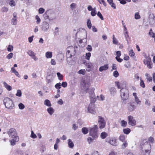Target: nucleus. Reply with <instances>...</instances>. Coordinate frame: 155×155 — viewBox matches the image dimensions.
I'll return each instance as SVG.
<instances>
[{"mask_svg": "<svg viewBox=\"0 0 155 155\" xmlns=\"http://www.w3.org/2000/svg\"><path fill=\"white\" fill-rule=\"evenodd\" d=\"M3 104L6 108L9 110H12L15 108V105L13 101L10 98L5 97L3 101Z\"/></svg>", "mask_w": 155, "mask_h": 155, "instance_id": "nucleus-1", "label": "nucleus"}, {"mask_svg": "<svg viewBox=\"0 0 155 155\" xmlns=\"http://www.w3.org/2000/svg\"><path fill=\"white\" fill-rule=\"evenodd\" d=\"M120 94L123 102L124 104L126 103V101L129 97V92L127 89L126 88H122L120 90Z\"/></svg>", "mask_w": 155, "mask_h": 155, "instance_id": "nucleus-2", "label": "nucleus"}, {"mask_svg": "<svg viewBox=\"0 0 155 155\" xmlns=\"http://www.w3.org/2000/svg\"><path fill=\"white\" fill-rule=\"evenodd\" d=\"M98 127L94 125L89 128L90 135L94 137V139H97L98 137Z\"/></svg>", "mask_w": 155, "mask_h": 155, "instance_id": "nucleus-3", "label": "nucleus"}, {"mask_svg": "<svg viewBox=\"0 0 155 155\" xmlns=\"http://www.w3.org/2000/svg\"><path fill=\"white\" fill-rule=\"evenodd\" d=\"M75 53L76 50L75 47L71 46L67 48V51L66 53V56L67 58L72 57L75 54Z\"/></svg>", "mask_w": 155, "mask_h": 155, "instance_id": "nucleus-4", "label": "nucleus"}, {"mask_svg": "<svg viewBox=\"0 0 155 155\" xmlns=\"http://www.w3.org/2000/svg\"><path fill=\"white\" fill-rule=\"evenodd\" d=\"M97 122L100 129H102L105 127L106 122L103 117L101 116H98Z\"/></svg>", "mask_w": 155, "mask_h": 155, "instance_id": "nucleus-5", "label": "nucleus"}, {"mask_svg": "<svg viewBox=\"0 0 155 155\" xmlns=\"http://www.w3.org/2000/svg\"><path fill=\"white\" fill-rule=\"evenodd\" d=\"M7 133L11 138H18L16 130L13 128L8 130Z\"/></svg>", "mask_w": 155, "mask_h": 155, "instance_id": "nucleus-6", "label": "nucleus"}, {"mask_svg": "<svg viewBox=\"0 0 155 155\" xmlns=\"http://www.w3.org/2000/svg\"><path fill=\"white\" fill-rule=\"evenodd\" d=\"M87 112L92 114H95L96 113L95 105L93 103H91L87 108Z\"/></svg>", "mask_w": 155, "mask_h": 155, "instance_id": "nucleus-7", "label": "nucleus"}, {"mask_svg": "<svg viewBox=\"0 0 155 155\" xmlns=\"http://www.w3.org/2000/svg\"><path fill=\"white\" fill-rule=\"evenodd\" d=\"M49 24L46 21H44L41 25V28L42 31L44 32L47 31L49 28Z\"/></svg>", "mask_w": 155, "mask_h": 155, "instance_id": "nucleus-8", "label": "nucleus"}, {"mask_svg": "<svg viewBox=\"0 0 155 155\" xmlns=\"http://www.w3.org/2000/svg\"><path fill=\"white\" fill-rule=\"evenodd\" d=\"M149 22L151 25H155V16L153 14H150L149 16Z\"/></svg>", "mask_w": 155, "mask_h": 155, "instance_id": "nucleus-9", "label": "nucleus"}, {"mask_svg": "<svg viewBox=\"0 0 155 155\" xmlns=\"http://www.w3.org/2000/svg\"><path fill=\"white\" fill-rule=\"evenodd\" d=\"M116 140H117L115 138H108L106 139V141L111 145L116 146L117 145Z\"/></svg>", "mask_w": 155, "mask_h": 155, "instance_id": "nucleus-10", "label": "nucleus"}, {"mask_svg": "<svg viewBox=\"0 0 155 155\" xmlns=\"http://www.w3.org/2000/svg\"><path fill=\"white\" fill-rule=\"evenodd\" d=\"M143 147L145 148V155H149L151 149V145L150 144L147 143L145 144Z\"/></svg>", "mask_w": 155, "mask_h": 155, "instance_id": "nucleus-11", "label": "nucleus"}, {"mask_svg": "<svg viewBox=\"0 0 155 155\" xmlns=\"http://www.w3.org/2000/svg\"><path fill=\"white\" fill-rule=\"evenodd\" d=\"M128 123L129 125L132 126H134L136 124V121L134 118L132 116L130 115L128 116Z\"/></svg>", "mask_w": 155, "mask_h": 155, "instance_id": "nucleus-12", "label": "nucleus"}, {"mask_svg": "<svg viewBox=\"0 0 155 155\" xmlns=\"http://www.w3.org/2000/svg\"><path fill=\"white\" fill-rule=\"evenodd\" d=\"M127 108L129 111H132L135 109L136 106L133 103L129 102L127 104Z\"/></svg>", "mask_w": 155, "mask_h": 155, "instance_id": "nucleus-13", "label": "nucleus"}, {"mask_svg": "<svg viewBox=\"0 0 155 155\" xmlns=\"http://www.w3.org/2000/svg\"><path fill=\"white\" fill-rule=\"evenodd\" d=\"M89 83V80L87 79L82 80L81 85L82 86H83V87H84V89L85 90H87L88 89Z\"/></svg>", "mask_w": 155, "mask_h": 155, "instance_id": "nucleus-14", "label": "nucleus"}, {"mask_svg": "<svg viewBox=\"0 0 155 155\" xmlns=\"http://www.w3.org/2000/svg\"><path fill=\"white\" fill-rule=\"evenodd\" d=\"M27 54L31 56L35 61L38 60V58L35 56V53L31 50H29L27 52Z\"/></svg>", "mask_w": 155, "mask_h": 155, "instance_id": "nucleus-15", "label": "nucleus"}, {"mask_svg": "<svg viewBox=\"0 0 155 155\" xmlns=\"http://www.w3.org/2000/svg\"><path fill=\"white\" fill-rule=\"evenodd\" d=\"M109 65L107 64H105L103 66H101L99 68V71L100 72H102L103 71H106L108 69Z\"/></svg>", "mask_w": 155, "mask_h": 155, "instance_id": "nucleus-16", "label": "nucleus"}, {"mask_svg": "<svg viewBox=\"0 0 155 155\" xmlns=\"http://www.w3.org/2000/svg\"><path fill=\"white\" fill-rule=\"evenodd\" d=\"M110 92L112 95L114 96L116 94L117 91L116 88L114 87H111L110 88Z\"/></svg>", "mask_w": 155, "mask_h": 155, "instance_id": "nucleus-17", "label": "nucleus"}, {"mask_svg": "<svg viewBox=\"0 0 155 155\" xmlns=\"http://www.w3.org/2000/svg\"><path fill=\"white\" fill-rule=\"evenodd\" d=\"M53 78L54 77L52 74H48L47 77L48 83L51 82V81L53 79Z\"/></svg>", "mask_w": 155, "mask_h": 155, "instance_id": "nucleus-18", "label": "nucleus"}, {"mask_svg": "<svg viewBox=\"0 0 155 155\" xmlns=\"http://www.w3.org/2000/svg\"><path fill=\"white\" fill-rule=\"evenodd\" d=\"M68 147L70 148H73L74 145L71 140L70 139H69L68 140Z\"/></svg>", "mask_w": 155, "mask_h": 155, "instance_id": "nucleus-19", "label": "nucleus"}, {"mask_svg": "<svg viewBox=\"0 0 155 155\" xmlns=\"http://www.w3.org/2000/svg\"><path fill=\"white\" fill-rule=\"evenodd\" d=\"M12 139L10 140L11 145H14L15 144V142L18 140V138H11Z\"/></svg>", "mask_w": 155, "mask_h": 155, "instance_id": "nucleus-20", "label": "nucleus"}, {"mask_svg": "<svg viewBox=\"0 0 155 155\" xmlns=\"http://www.w3.org/2000/svg\"><path fill=\"white\" fill-rule=\"evenodd\" d=\"M47 111L50 115H51L54 112V110L51 107H50L47 109Z\"/></svg>", "mask_w": 155, "mask_h": 155, "instance_id": "nucleus-21", "label": "nucleus"}, {"mask_svg": "<svg viewBox=\"0 0 155 155\" xmlns=\"http://www.w3.org/2000/svg\"><path fill=\"white\" fill-rule=\"evenodd\" d=\"M4 86L6 89L8 91H10L12 90V87L11 86L8 85L6 82L3 83Z\"/></svg>", "mask_w": 155, "mask_h": 155, "instance_id": "nucleus-22", "label": "nucleus"}, {"mask_svg": "<svg viewBox=\"0 0 155 155\" xmlns=\"http://www.w3.org/2000/svg\"><path fill=\"white\" fill-rule=\"evenodd\" d=\"M145 59L143 60V63L144 64L147 63L149 61H151L150 57L149 56H146L145 57Z\"/></svg>", "mask_w": 155, "mask_h": 155, "instance_id": "nucleus-23", "label": "nucleus"}, {"mask_svg": "<svg viewBox=\"0 0 155 155\" xmlns=\"http://www.w3.org/2000/svg\"><path fill=\"white\" fill-rule=\"evenodd\" d=\"M45 55L47 58H50L52 57V52L51 51H47Z\"/></svg>", "mask_w": 155, "mask_h": 155, "instance_id": "nucleus-24", "label": "nucleus"}, {"mask_svg": "<svg viewBox=\"0 0 155 155\" xmlns=\"http://www.w3.org/2000/svg\"><path fill=\"white\" fill-rule=\"evenodd\" d=\"M44 104L48 107H50L51 106V104L50 101L48 99H46L45 100Z\"/></svg>", "mask_w": 155, "mask_h": 155, "instance_id": "nucleus-25", "label": "nucleus"}, {"mask_svg": "<svg viewBox=\"0 0 155 155\" xmlns=\"http://www.w3.org/2000/svg\"><path fill=\"white\" fill-rule=\"evenodd\" d=\"M82 133L84 134H86L88 132L89 129L87 128L84 127L81 130Z\"/></svg>", "mask_w": 155, "mask_h": 155, "instance_id": "nucleus-26", "label": "nucleus"}, {"mask_svg": "<svg viewBox=\"0 0 155 155\" xmlns=\"http://www.w3.org/2000/svg\"><path fill=\"white\" fill-rule=\"evenodd\" d=\"M90 97L91 98L93 99V101H96V97L94 91L90 93Z\"/></svg>", "mask_w": 155, "mask_h": 155, "instance_id": "nucleus-27", "label": "nucleus"}, {"mask_svg": "<svg viewBox=\"0 0 155 155\" xmlns=\"http://www.w3.org/2000/svg\"><path fill=\"white\" fill-rule=\"evenodd\" d=\"M107 136V134L105 132H103L101 133L100 137L102 139H105Z\"/></svg>", "mask_w": 155, "mask_h": 155, "instance_id": "nucleus-28", "label": "nucleus"}, {"mask_svg": "<svg viewBox=\"0 0 155 155\" xmlns=\"http://www.w3.org/2000/svg\"><path fill=\"white\" fill-rule=\"evenodd\" d=\"M51 11L50 10H48L46 11L45 13L44 14L43 16L47 18H49V16L47 14L49 13H51Z\"/></svg>", "mask_w": 155, "mask_h": 155, "instance_id": "nucleus-29", "label": "nucleus"}, {"mask_svg": "<svg viewBox=\"0 0 155 155\" xmlns=\"http://www.w3.org/2000/svg\"><path fill=\"white\" fill-rule=\"evenodd\" d=\"M126 137L123 135H121L119 137V140L122 142H124L125 140Z\"/></svg>", "mask_w": 155, "mask_h": 155, "instance_id": "nucleus-30", "label": "nucleus"}, {"mask_svg": "<svg viewBox=\"0 0 155 155\" xmlns=\"http://www.w3.org/2000/svg\"><path fill=\"white\" fill-rule=\"evenodd\" d=\"M12 24L13 25H15L17 24V18H12L11 20Z\"/></svg>", "mask_w": 155, "mask_h": 155, "instance_id": "nucleus-31", "label": "nucleus"}, {"mask_svg": "<svg viewBox=\"0 0 155 155\" xmlns=\"http://www.w3.org/2000/svg\"><path fill=\"white\" fill-rule=\"evenodd\" d=\"M87 24L88 28L89 29H91L92 26V24L90 19H87Z\"/></svg>", "mask_w": 155, "mask_h": 155, "instance_id": "nucleus-32", "label": "nucleus"}, {"mask_svg": "<svg viewBox=\"0 0 155 155\" xmlns=\"http://www.w3.org/2000/svg\"><path fill=\"white\" fill-rule=\"evenodd\" d=\"M97 14V11L96 8H94V9L91 11V15L92 16H95Z\"/></svg>", "mask_w": 155, "mask_h": 155, "instance_id": "nucleus-33", "label": "nucleus"}, {"mask_svg": "<svg viewBox=\"0 0 155 155\" xmlns=\"http://www.w3.org/2000/svg\"><path fill=\"white\" fill-rule=\"evenodd\" d=\"M130 130L129 128L124 129L123 130L124 133L126 134H128L130 132Z\"/></svg>", "mask_w": 155, "mask_h": 155, "instance_id": "nucleus-34", "label": "nucleus"}, {"mask_svg": "<svg viewBox=\"0 0 155 155\" xmlns=\"http://www.w3.org/2000/svg\"><path fill=\"white\" fill-rule=\"evenodd\" d=\"M135 101L137 104L140 105L141 104V101L138 97L134 99Z\"/></svg>", "mask_w": 155, "mask_h": 155, "instance_id": "nucleus-35", "label": "nucleus"}, {"mask_svg": "<svg viewBox=\"0 0 155 155\" xmlns=\"http://www.w3.org/2000/svg\"><path fill=\"white\" fill-rule=\"evenodd\" d=\"M134 18L136 19H138L141 18L139 13L138 12H136L134 15Z\"/></svg>", "mask_w": 155, "mask_h": 155, "instance_id": "nucleus-36", "label": "nucleus"}, {"mask_svg": "<svg viewBox=\"0 0 155 155\" xmlns=\"http://www.w3.org/2000/svg\"><path fill=\"white\" fill-rule=\"evenodd\" d=\"M120 124L122 127H124L126 126L127 124V123L124 120H122L121 121Z\"/></svg>", "mask_w": 155, "mask_h": 155, "instance_id": "nucleus-37", "label": "nucleus"}, {"mask_svg": "<svg viewBox=\"0 0 155 155\" xmlns=\"http://www.w3.org/2000/svg\"><path fill=\"white\" fill-rule=\"evenodd\" d=\"M96 139H94V137H88L87 139V141L88 142L89 144H91L92 143L93 141V140H96Z\"/></svg>", "mask_w": 155, "mask_h": 155, "instance_id": "nucleus-38", "label": "nucleus"}, {"mask_svg": "<svg viewBox=\"0 0 155 155\" xmlns=\"http://www.w3.org/2000/svg\"><path fill=\"white\" fill-rule=\"evenodd\" d=\"M113 43L114 44L117 45L118 44V41L116 38H115L114 35L113 36Z\"/></svg>", "mask_w": 155, "mask_h": 155, "instance_id": "nucleus-39", "label": "nucleus"}, {"mask_svg": "<svg viewBox=\"0 0 155 155\" xmlns=\"http://www.w3.org/2000/svg\"><path fill=\"white\" fill-rule=\"evenodd\" d=\"M77 5L75 3H72L70 5V8L72 10L75 9Z\"/></svg>", "mask_w": 155, "mask_h": 155, "instance_id": "nucleus-40", "label": "nucleus"}, {"mask_svg": "<svg viewBox=\"0 0 155 155\" xmlns=\"http://www.w3.org/2000/svg\"><path fill=\"white\" fill-rule=\"evenodd\" d=\"M129 55L131 57H134L135 55L134 52L133 51L132 49H131L130 50L129 53Z\"/></svg>", "mask_w": 155, "mask_h": 155, "instance_id": "nucleus-41", "label": "nucleus"}, {"mask_svg": "<svg viewBox=\"0 0 155 155\" xmlns=\"http://www.w3.org/2000/svg\"><path fill=\"white\" fill-rule=\"evenodd\" d=\"M35 19L36 20V23L37 24H39L41 22V19L39 16L37 15L35 16Z\"/></svg>", "mask_w": 155, "mask_h": 155, "instance_id": "nucleus-42", "label": "nucleus"}, {"mask_svg": "<svg viewBox=\"0 0 155 155\" xmlns=\"http://www.w3.org/2000/svg\"><path fill=\"white\" fill-rule=\"evenodd\" d=\"M55 87L57 89H60L61 87V84L60 83L56 84L55 85Z\"/></svg>", "mask_w": 155, "mask_h": 155, "instance_id": "nucleus-43", "label": "nucleus"}, {"mask_svg": "<svg viewBox=\"0 0 155 155\" xmlns=\"http://www.w3.org/2000/svg\"><path fill=\"white\" fill-rule=\"evenodd\" d=\"M57 74L58 79L60 80H62L63 79V76L59 72H58Z\"/></svg>", "mask_w": 155, "mask_h": 155, "instance_id": "nucleus-44", "label": "nucleus"}, {"mask_svg": "<svg viewBox=\"0 0 155 155\" xmlns=\"http://www.w3.org/2000/svg\"><path fill=\"white\" fill-rule=\"evenodd\" d=\"M123 142V143L122 145V148L123 149H124L127 146L128 143L127 140L124 141Z\"/></svg>", "mask_w": 155, "mask_h": 155, "instance_id": "nucleus-45", "label": "nucleus"}, {"mask_svg": "<svg viewBox=\"0 0 155 155\" xmlns=\"http://www.w3.org/2000/svg\"><path fill=\"white\" fill-rule=\"evenodd\" d=\"M10 5L12 7L14 6L15 5V2L13 0H10L9 3Z\"/></svg>", "mask_w": 155, "mask_h": 155, "instance_id": "nucleus-46", "label": "nucleus"}, {"mask_svg": "<svg viewBox=\"0 0 155 155\" xmlns=\"http://www.w3.org/2000/svg\"><path fill=\"white\" fill-rule=\"evenodd\" d=\"M22 93L21 91L20 90H18L17 91V92L16 94V96L18 97H21V96Z\"/></svg>", "mask_w": 155, "mask_h": 155, "instance_id": "nucleus-47", "label": "nucleus"}, {"mask_svg": "<svg viewBox=\"0 0 155 155\" xmlns=\"http://www.w3.org/2000/svg\"><path fill=\"white\" fill-rule=\"evenodd\" d=\"M85 65L88 68L90 69H91V68L92 66V63L90 62L88 63H86L85 64Z\"/></svg>", "mask_w": 155, "mask_h": 155, "instance_id": "nucleus-48", "label": "nucleus"}, {"mask_svg": "<svg viewBox=\"0 0 155 155\" xmlns=\"http://www.w3.org/2000/svg\"><path fill=\"white\" fill-rule=\"evenodd\" d=\"M91 56V53L90 52L86 53L85 54V58L87 60H89Z\"/></svg>", "mask_w": 155, "mask_h": 155, "instance_id": "nucleus-49", "label": "nucleus"}, {"mask_svg": "<svg viewBox=\"0 0 155 155\" xmlns=\"http://www.w3.org/2000/svg\"><path fill=\"white\" fill-rule=\"evenodd\" d=\"M13 46L12 45H9L7 48V50L8 51H12L13 50Z\"/></svg>", "mask_w": 155, "mask_h": 155, "instance_id": "nucleus-50", "label": "nucleus"}, {"mask_svg": "<svg viewBox=\"0 0 155 155\" xmlns=\"http://www.w3.org/2000/svg\"><path fill=\"white\" fill-rule=\"evenodd\" d=\"M45 9L42 8H40L38 9V13L40 14H42L44 13Z\"/></svg>", "mask_w": 155, "mask_h": 155, "instance_id": "nucleus-51", "label": "nucleus"}, {"mask_svg": "<svg viewBox=\"0 0 155 155\" xmlns=\"http://www.w3.org/2000/svg\"><path fill=\"white\" fill-rule=\"evenodd\" d=\"M85 69L80 70L78 72V73L84 75L85 73Z\"/></svg>", "mask_w": 155, "mask_h": 155, "instance_id": "nucleus-52", "label": "nucleus"}, {"mask_svg": "<svg viewBox=\"0 0 155 155\" xmlns=\"http://www.w3.org/2000/svg\"><path fill=\"white\" fill-rule=\"evenodd\" d=\"M19 108L20 109L22 110L25 108L24 105L22 103H20L18 105Z\"/></svg>", "mask_w": 155, "mask_h": 155, "instance_id": "nucleus-53", "label": "nucleus"}, {"mask_svg": "<svg viewBox=\"0 0 155 155\" xmlns=\"http://www.w3.org/2000/svg\"><path fill=\"white\" fill-rule=\"evenodd\" d=\"M31 138L34 139L36 138L37 137L36 135L35 134H34V133L33 131L32 130L31 131Z\"/></svg>", "mask_w": 155, "mask_h": 155, "instance_id": "nucleus-54", "label": "nucleus"}, {"mask_svg": "<svg viewBox=\"0 0 155 155\" xmlns=\"http://www.w3.org/2000/svg\"><path fill=\"white\" fill-rule=\"evenodd\" d=\"M145 76H146V77H147V80L149 81H152V77H150L149 75V74H147V73H146L145 74Z\"/></svg>", "mask_w": 155, "mask_h": 155, "instance_id": "nucleus-55", "label": "nucleus"}, {"mask_svg": "<svg viewBox=\"0 0 155 155\" xmlns=\"http://www.w3.org/2000/svg\"><path fill=\"white\" fill-rule=\"evenodd\" d=\"M151 61H149L147 63H146L145 64V65H147V67L149 68V69H151L152 68V67L151 66Z\"/></svg>", "mask_w": 155, "mask_h": 155, "instance_id": "nucleus-56", "label": "nucleus"}, {"mask_svg": "<svg viewBox=\"0 0 155 155\" xmlns=\"http://www.w3.org/2000/svg\"><path fill=\"white\" fill-rule=\"evenodd\" d=\"M97 98H98V100L100 101H103L104 99V96L102 94L100 95V96L99 98V96H97Z\"/></svg>", "mask_w": 155, "mask_h": 155, "instance_id": "nucleus-57", "label": "nucleus"}, {"mask_svg": "<svg viewBox=\"0 0 155 155\" xmlns=\"http://www.w3.org/2000/svg\"><path fill=\"white\" fill-rule=\"evenodd\" d=\"M97 15L101 18V19L103 20H104V18L102 15L101 14L100 12H98L97 14Z\"/></svg>", "mask_w": 155, "mask_h": 155, "instance_id": "nucleus-58", "label": "nucleus"}, {"mask_svg": "<svg viewBox=\"0 0 155 155\" xmlns=\"http://www.w3.org/2000/svg\"><path fill=\"white\" fill-rule=\"evenodd\" d=\"M124 35L126 40L127 41V42H128V39L129 38V35H128V32H125L124 33Z\"/></svg>", "mask_w": 155, "mask_h": 155, "instance_id": "nucleus-59", "label": "nucleus"}, {"mask_svg": "<svg viewBox=\"0 0 155 155\" xmlns=\"http://www.w3.org/2000/svg\"><path fill=\"white\" fill-rule=\"evenodd\" d=\"M13 56L12 53H10L8 54L6 56V58L9 59L12 58Z\"/></svg>", "mask_w": 155, "mask_h": 155, "instance_id": "nucleus-60", "label": "nucleus"}, {"mask_svg": "<svg viewBox=\"0 0 155 155\" xmlns=\"http://www.w3.org/2000/svg\"><path fill=\"white\" fill-rule=\"evenodd\" d=\"M113 75L114 77L117 78L119 75V73L117 71H115L113 72Z\"/></svg>", "mask_w": 155, "mask_h": 155, "instance_id": "nucleus-61", "label": "nucleus"}, {"mask_svg": "<svg viewBox=\"0 0 155 155\" xmlns=\"http://www.w3.org/2000/svg\"><path fill=\"white\" fill-rule=\"evenodd\" d=\"M149 34L152 37H154L155 36V34L152 32L151 29L150 30V31L149 33Z\"/></svg>", "mask_w": 155, "mask_h": 155, "instance_id": "nucleus-62", "label": "nucleus"}, {"mask_svg": "<svg viewBox=\"0 0 155 155\" xmlns=\"http://www.w3.org/2000/svg\"><path fill=\"white\" fill-rule=\"evenodd\" d=\"M8 8L6 7H3L2 9V12H7L8 11Z\"/></svg>", "mask_w": 155, "mask_h": 155, "instance_id": "nucleus-63", "label": "nucleus"}, {"mask_svg": "<svg viewBox=\"0 0 155 155\" xmlns=\"http://www.w3.org/2000/svg\"><path fill=\"white\" fill-rule=\"evenodd\" d=\"M91 155H101V154L97 151H95L93 152Z\"/></svg>", "mask_w": 155, "mask_h": 155, "instance_id": "nucleus-64", "label": "nucleus"}]
</instances>
